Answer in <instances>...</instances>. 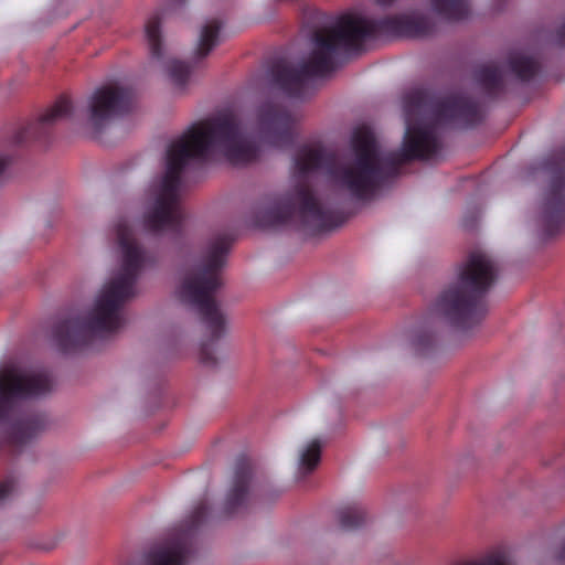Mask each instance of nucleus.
Instances as JSON below:
<instances>
[{
  "label": "nucleus",
  "mask_w": 565,
  "mask_h": 565,
  "mask_svg": "<svg viewBox=\"0 0 565 565\" xmlns=\"http://www.w3.org/2000/svg\"><path fill=\"white\" fill-rule=\"evenodd\" d=\"M405 135L399 150L384 152L366 126L354 129L351 147L353 161L339 166L337 156L323 148L303 147L295 157L301 174L321 171L332 177L353 198L366 201L390 180L396 178L403 164L413 160H429L439 151L437 124L456 122L471 127L481 121L478 104L458 94L437 97L426 88H415L403 97Z\"/></svg>",
  "instance_id": "f257e3e1"
},
{
  "label": "nucleus",
  "mask_w": 565,
  "mask_h": 565,
  "mask_svg": "<svg viewBox=\"0 0 565 565\" xmlns=\"http://www.w3.org/2000/svg\"><path fill=\"white\" fill-rule=\"evenodd\" d=\"M223 154L233 164L248 163L257 158L256 143L245 135L238 117L230 110L193 124L167 150V169L156 191L153 204L143 215V225L151 233L163 231L180 234L186 218L181 203V174L191 162H202L213 153Z\"/></svg>",
  "instance_id": "f03ea898"
},
{
  "label": "nucleus",
  "mask_w": 565,
  "mask_h": 565,
  "mask_svg": "<svg viewBox=\"0 0 565 565\" xmlns=\"http://www.w3.org/2000/svg\"><path fill=\"white\" fill-rule=\"evenodd\" d=\"M434 31L435 23L419 14L402 13L379 19L345 14L332 26L313 31L310 55L299 66L286 61L276 62L270 70L273 83L286 96L305 99L313 79L323 78L337 68L341 53L360 51L365 43L383 38H424Z\"/></svg>",
  "instance_id": "7ed1b4c3"
},
{
  "label": "nucleus",
  "mask_w": 565,
  "mask_h": 565,
  "mask_svg": "<svg viewBox=\"0 0 565 565\" xmlns=\"http://www.w3.org/2000/svg\"><path fill=\"white\" fill-rule=\"evenodd\" d=\"M116 234L121 252L119 271L104 285L85 317L74 312L63 313L53 326V341L63 353L86 349L96 339L109 338L118 332L126 323L125 305L136 296V284L141 271L157 263L156 255L135 238L127 220L117 223Z\"/></svg>",
  "instance_id": "20e7f679"
},
{
  "label": "nucleus",
  "mask_w": 565,
  "mask_h": 565,
  "mask_svg": "<svg viewBox=\"0 0 565 565\" xmlns=\"http://www.w3.org/2000/svg\"><path fill=\"white\" fill-rule=\"evenodd\" d=\"M499 274L498 264L482 250L469 253L450 281L437 297L436 313L456 329L467 331L479 324L488 312L486 295Z\"/></svg>",
  "instance_id": "39448f33"
},
{
  "label": "nucleus",
  "mask_w": 565,
  "mask_h": 565,
  "mask_svg": "<svg viewBox=\"0 0 565 565\" xmlns=\"http://www.w3.org/2000/svg\"><path fill=\"white\" fill-rule=\"evenodd\" d=\"M233 239L230 233L214 235L201 263L184 276L178 288L180 300L195 309L212 341L218 340L225 331V317L215 294L223 284L221 274Z\"/></svg>",
  "instance_id": "423d86ee"
},
{
  "label": "nucleus",
  "mask_w": 565,
  "mask_h": 565,
  "mask_svg": "<svg viewBox=\"0 0 565 565\" xmlns=\"http://www.w3.org/2000/svg\"><path fill=\"white\" fill-rule=\"evenodd\" d=\"M53 381L45 372H30L7 366L0 372V423L11 422L8 441L22 447L46 426L43 414H20L21 403L51 392Z\"/></svg>",
  "instance_id": "0eeeda50"
},
{
  "label": "nucleus",
  "mask_w": 565,
  "mask_h": 565,
  "mask_svg": "<svg viewBox=\"0 0 565 565\" xmlns=\"http://www.w3.org/2000/svg\"><path fill=\"white\" fill-rule=\"evenodd\" d=\"M301 222L303 231L316 235L333 230L343 224L344 217L324 206L306 183H299L292 194L270 200L266 209L256 215V224L260 227H273L286 224L295 214Z\"/></svg>",
  "instance_id": "6e6552de"
},
{
  "label": "nucleus",
  "mask_w": 565,
  "mask_h": 565,
  "mask_svg": "<svg viewBox=\"0 0 565 565\" xmlns=\"http://www.w3.org/2000/svg\"><path fill=\"white\" fill-rule=\"evenodd\" d=\"M132 105L130 89L106 84L94 90L88 99L86 117L88 126L96 132L104 130L111 121L127 114Z\"/></svg>",
  "instance_id": "1a4fd4ad"
},
{
  "label": "nucleus",
  "mask_w": 565,
  "mask_h": 565,
  "mask_svg": "<svg viewBox=\"0 0 565 565\" xmlns=\"http://www.w3.org/2000/svg\"><path fill=\"white\" fill-rule=\"evenodd\" d=\"M207 513V502L201 501L198 503L188 521L186 529L170 535L167 540L153 546L145 555V564L185 565L192 553L190 535L203 522Z\"/></svg>",
  "instance_id": "9d476101"
},
{
  "label": "nucleus",
  "mask_w": 565,
  "mask_h": 565,
  "mask_svg": "<svg viewBox=\"0 0 565 565\" xmlns=\"http://www.w3.org/2000/svg\"><path fill=\"white\" fill-rule=\"evenodd\" d=\"M548 162L551 181L544 194L541 214L544 233L555 235L565 222V147Z\"/></svg>",
  "instance_id": "9b49d317"
},
{
  "label": "nucleus",
  "mask_w": 565,
  "mask_h": 565,
  "mask_svg": "<svg viewBox=\"0 0 565 565\" xmlns=\"http://www.w3.org/2000/svg\"><path fill=\"white\" fill-rule=\"evenodd\" d=\"M298 118L273 100L264 102L257 109V128L260 138L268 145L284 148L294 143Z\"/></svg>",
  "instance_id": "f8f14e48"
},
{
  "label": "nucleus",
  "mask_w": 565,
  "mask_h": 565,
  "mask_svg": "<svg viewBox=\"0 0 565 565\" xmlns=\"http://www.w3.org/2000/svg\"><path fill=\"white\" fill-rule=\"evenodd\" d=\"M73 113V104L66 96H61L42 116L36 120L21 127L13 136L12 142L21 145L29 140L45 139L51 130V127L62 120L70 118Z\"/></svg>",
  "instance_id": "ddd939ff"
},
{
  "label": "nucleus",
  "mask_w": 565,
  "mask_h": 565,
  "mask_svg": "<svg viewBox=\"0 0 565 565\" xmlns=\"http://www.w3.org/2000/svg\"><path fill=\"white\" fill-rule=\"evenodd\" d=\"M250 481L252 467L249 462L246 460L238 461L224 503L226 515L231 516L246 508L249 500Z\"/></svg>",
  "instance_id": "4468645a"
},
{
  "label": "nucleus",
  "mask_w": 565,
  "mask_h": 565,
  "mask_svg": "<svg viewBox=\"0 0 565 565\" xmlns=\"http://www.w3.org/2000/svg\"><path fill=\"white\" fill-rule=\"evenodd\" d=\"M382 7H388L395 0H375ZM431 9L448 21H461L468 18L470 7L467 0H429Z\"/></svg>",
  "instance_id": "2eb2a0df"
},
{
  "label": "nucleus",
  "mask_w": 565,
  "mask_h": 565,
  "mask_svg": "<svg viewBox=\"0 0 565 565\" xmlns=\"http://www.w3.org/2000/svg\"><path fill=\"white\" fill-rule=\"evenodd\" d=\"M475 77L490 97H495L503 92V74L498 65L490 63L479 66Z\"/></svg>",
  "instance_id": "dca6fc26"
},
{
  "label": "nucleus",
  "mask_w": 565,
  "mask_h": 565,
  "mask_svg": "<svg viewBox=\"0 0 565 565\" xmlns=\"http://www.w3.org/2000/svg\"><path fill=\"white\" fill-rule=\"evenodd\" d=\"M223 23L217 19H212L203 25L195 51V63L205 58L220 43V32Z\"/></svg>",
  "instance_id": "f3484780"
},
{
  "label": "nucleus",
  "mask_w": 565,
  "mask_h": 565,
  "mask_svg": "<svg viewBox=\"0 0 565 565\" xmlns=\"http://www.w3.org/2000/svg\"><path fill=\"white\" fill-rule=\"evenodd\" d=\"M509 68L520 81L527 82L532 79L537 71L539 63L531 56L513 53L509 56Z\"/></svg>",
  "instance_id": "a211bd4d"
},
{
  "label": "nucleus",
  "mask_w": 565,
  "mask_h": 565,
  "mask_svg": "<svg viewBox=\"0 0 565 565\" xmlns=\"http://www.w3.org/2000/svg\"><path fill=\"white\" fill-rule=\"evenodd\" d=\"M161 19V13L156 12L148 19L145 26L151 56L157 60L162 57Z\"/></svg>",
  "instance_id": "6ab92c4d"
},
{
  "label": "nucleus",
  "mask_w": 565,
  "mask_h": 565,
  "mask_svg": "<svg viewBox=\"0 0 565 565\" xmlns=\"http://www.w3.org/2000/svg\"><path fill=\"white\" fill-rule=\"evenodd\" d=\"M338 519L342 530L351 531L359 529L365 523L366 514L360 504L352 503L339 509Z\"/></svg>",
  "instance_id": "aec40b11"
},
{
  "label": "nucleus",
  "mask_w": 565,
  "mask_h": 565,
  "mask_svg": "<svg viewBox=\"0 0 565 565\" xmlns=\"http://www.w3.org/2000/svg\"><path fill=\"white\" fill-rule=\"evenodd\" d=\"M194 66L179 60H171L167 64V72L173 85L179 89H184Z\"/></svg>",
  "instance_id": "412c9836"
},
{
  "label": "nucleus",
  "mask_w": 565,
  "mask_h": 565,
  "mask_svg": "<svg viewBox=\"0 0 565 565\" xmlns=\"http://www.w3.org/2000/svg\"><path fill=\"white\" fill-rule=\"evenodd\" d=\"M320 457L321 444L315 439L300 452V468L306 472H311L320 462Z\"/></svg>",
  "instance_id": "4be33fe9"
},
{
  "label": "nucleus",
  "mask_w": 565,
  "mask_h": 565,
  "mask_svg": "<svg viewBox=\"0 0 565 565\" xmlns=\"http://www.w3.org/2000/svg\"><path fill=\"white\" fill-rule=\"evenodd\" d=\"M15 479L8 477L0 482V503L4 502L15 491Z\"/></svg>",
  "instance_id": "5701e85b"
},
{
  "label": "nucleus",
  "mask_w": 565,
  "mask_h": 565,
  "mask_svg": "<svg viewBox=\"0 0 565 565\" xmlns=\"http://www.w3.org/2000/svg\"><path fill=\"white\" fill-rule=\"evenodd\" d=\"M435 337L431 333L422 332L417 334L415 344L420 351H425L430 348L434 343Z\"/></svg>",
  "instance_id": "b1692460"
},
{
  "label": "nucleus",
  "mask_w": 565,
  "mask_h": 565,
  "mask_svg": "<svg viewBox=\"0 0 565 565\" xmlns=\"http://www.w3.org/2000/svg\"><path fill=\"white\" fill-rule=\"evenodd\" d=\"M201 361H202V363H204L206 365H213V364L216 363L215 358L210 352V350H209L206 344L202 345V349H201Z\"/></svg>",
  "instance_id": "393cba45"
},
{
  "label": "nucleus",
  "mask_w": 565,
  "mask_h": 565,
  "mask_svg": "<svg viewBox=\"0 0 565 565\" xmlns=\"http://www.w3.org/2000/svg\"><path fill=\"white\" fill-rule=\"evenodd\" d=\"M555 43L565 47V22L555 32Z\"/></svg>",
  "instance_id": "a878e982"
},
{
  "label": "nucleus",
  "mask_w": 565,
  "mask_h": 565,
  "mask_svg": "<svg viewBox=\"0 0 565 565\" xmlns=\"http://www.w3.org/2000/svg\"><path fill=\"white\" fill-rule=\"evenodd\" d=\"M10 163V158L8 156H0V183L6 178V170Z\"/></svg>",
  "instance_id": "bb28decb"
},
{
  "label": "nucleus",
  "mask_w": 565,
  "mask_h": 565,
  "mask_svg": "<svg viewBox=\"0 0 565 565\" xmlns=\"http://www.w3.org/2000/svg\"><path fill=\"white\" fill-rule=\"evenodd\" d=\"M556 557L558 561L565 562V544L562 546Z\"/></svg>",
  "instance_id": "cd10ccee"
},
{
  "label": "nucleus",
  "mask_w": 565,
  "mask_h": 565,
  "mask_svg": "<svg viewBox=\"0 0 565 565\" xmlns=\"http://www.w3.org/2000/svg\"><path fill=\"white\" fill-rule=\"evenodd\" d=\"M173 2L175 4L182 6L185 2V0H173Z\"/></svg>",
  "instance_id": "c85d7f7f"
}]
</instances>
